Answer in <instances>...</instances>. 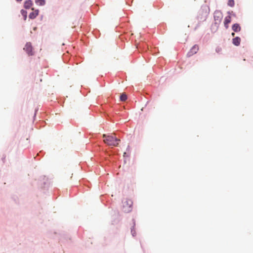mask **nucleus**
I'll use <instances>...</instances> for the list:
<instances>
[{
	"mask_svg": "<svg viewBox=\"0 0 253 253\" xmlns=\"http://www.w3.org/2000/svg\"><path fill=\"white\" fill-rule=\"evenodd\" d=\"M103 137L104 138V142L110 146H117L120 142V139H118L116 137L115 133H111L109 134H104Z\"/></svg>",
	"mask_w": 253,
	"mask_h": 253,
	"instance_id": "1",
	"label": "nucleus"
},
{
	"mask_svg": "<svg viewBox=\"0 0 253 253\" xmlns=\"http://www.w3.org/2000/svg\"><path fill=\"white\" fill-rule=\"evenodd\" d=\"M133 202L130 199H126L123 202V211L125 212H129L132 210Z\"/></svg>",
	"mask_w": 253,
	"mask_h": 253,
	"instance_id": "2",
	"label": "nucleus"
},
{
	"mask_svg": "<svg viewBox=\"0 0 253 253\" xmlns=\"http://www.w3.org/2000/svg\"><path fill=\"white\" fill-rule=\"evenodd\" d=\"M213 17L214 24L217 27H218L223 18L222 13L219 10H216L214 12Z\"/></svg>",
	"mask_w": 253,
	"mask_h": 253,
	"instance_id": "3",
	"label": "nucleus"
},
{
	"mask_svg": "<svg viewBox=\"0 0 253 253\" xmlns=\"http://www.w3.org/2000/svg\"><path fill=\"white\" fill-rule=\"evenodd\" d=\"M210 11V9L209 6L204 5L201 7L200 13L202 15H205L206 17L209 14Z\"/></svg>",
	"mask_w": 253,
	"mask_h": 253,
	"instance_id": "4",
	"label": "nucleus"
},
{
	"mask_svg": "<svg viewBox=\"0 0 253 253\" xmlns=\"http://www.w3.org/2000/svg\"><path fill=\"white\" fill-rule=\"evenodd\" d=\"M24 50H25L29 55H32L33 54V48L31 43L30 42H28L26 44L24 48Z\"/></svg>",
	"mask_w": 253,
	"mask_h": 253,
	"instance_id": "5",
	"label": "nucleus"
},
{
	"mask_svg": "<svg viewBox=\"0 0 253 253\" xmlns=\"http://www.w3.org/2000/svg\"><path fill=\"white\" fill-rule=\"evenodd\" d=\"M199 50V46L197 44H195L191 48L190 51L188 53L189 55H192L196 53Z\"/></svg>",
	"mask_w": 253,
	"mask_h": 253,
	"instance_id": "6",
	"label": "nucleus"
},
{
	"mask_svg": "<svg viewBox=\"0 0 253 253\" xmlns=\"http://www.w3.org/2000/svg\"><path fill=\"white\" fill-rule=\"evenodd\" d=\"M231 21V17L229 15L225 17L224 21V25L226 29H228L229 27V24Z\"/></svg>",
	"mask_w": 253,
	"mask_h": 253,
	"instance_id": "7",
	"label": "nucleus"
},
{
	"mask_svg": "<svg viewBox=\"0 0 253 253\" xmlns=\"http://www.w3.org/2000/svg\"><path fill=\"white\" fill-rule=\"evenodd\" d=\"M32 10L33 11L30 13L29 17L31 19H34L38 16L39 14V10H34V8H32Z\"/></svg>",
	"mask_w": 253,
	"mask_h": 253,
	"instance_id": "8",
	"label": "nucleus"
},
{
	"mask_svg": "<svg viewBox=\"0 0 253 253\" xmlns=\"http://www.w3.org/2000/svg\"><path fill=\"white\" fill-rule=\"evenodd\" d=\"M33 5V2L31 0H26L24 3V7L26 9L30 8Z\"/></svg>",
	"mask_w": 253,
	"mask_h": 253,
	"instance_id": "9",
	"label": "nucleus"
},
{
	"mask_svg": "<svg viewBox=\"0 0 253 253\" xmlns=\"http://www.w3.org/2000/svg\"><path fill=\"white\" fill-rule=\"evenodd\" d=\"M241 42V39L239 37H237L233 39V43L236 45L238 46L239 45Z\"/></svg>",
	"mask_w": 253,
	"mask_h": 253,
	"instance_id": "10",
	"label": "nucleus"
},
{
	"mask_svg": "<svg viewBox=\"0 0 253 253\" xmlns=\"http://www.w3.org/2000/svg\"><path fill=\"white\" fill-rule=\"evenodd\" d=\"M232 29L235 32H238L241 30V27L238 24H234L232 26Z\"/></svg>",
	"mask_w": 253,
	"mask_h": 253,
	"instance_id": "11",
	"label": "nucleus"
},
{
	"mask_svg": "<svg viewBox=\"0 0 253 253\" xmlns=\"http://www.w3.org/2000/svg\"><path fill=\"white\" fill-rule=\"evenodd\" d=\"M35 2L37 4L42 6L45 4V0H35Z\"/></svg>",
	"mask_w": 253,
	"mask_h": 253,
	"instance_id": "12",
	"label": "nucleus"
},
{
	"mask_svg": "<svg viewBox=\"0 0 253 253\" xmlns=\"http://www.w3.org/2000/svg\"><path fill=\"white\" fill-rule=\"evenodd\" d=\"M127 99V95L126 94L123 93L120 96V100L122 101H125Z\"/></svg>",
	"mask_w": 253,
	"mask_h": 253,
	"instance_id": "13",
	"label": "nucleus"
},
{
	"mask_svg": "<svg viewBox=\"0 0 253 253\" xmlns=\"http://www.w3.org/2000/svg\"><path fill=\"white\" fill-rule=\"evenodd\" d=\"M228 5L231 7H233L234 5V0H229L228 1Z\"/></svg>",
	"mask_w": 253,
	"mask_h": 253,
	"instance_id": "14",
	"label": "nucleus"
},
{
	"mask_svg": "<svg viewBox=\"0 0 253 253\" xmlns=\"http://www.w3.org/2000/svg\"><path fill=\"white\" fill-rule=\"evenodd\" d=\"M21 13L22 14V15H23L24 16L25 20L27 18V12L25 10L22 9L21 10Z\"/></svg>",
	"mask_w": 253,
	"mask_h": 253,
	"instance_id": "15",
	"label": "nucleus"
},
{
	"mask_svg": "<svg viewBox=\"0 0 253 253\" xmlns=\"http://www.w3.org/2000/svg\"><path fill=\"white\" fill-rule=\"evenodd\" d=\"M221 50V48H217L216 49V51L217 52H219Z\"/></svg>",
	"mask_w": 253,
	"mask_h": 253,
	"instance_id": "16",
	"label": "nucleus"
},
{
	"mask_svg": "<svg viewBox=\"0 0 253 253\" xmlns=\"http://www.w3.org/2000/svg\"><path fill=\"white\" fill-rule=\"evenodd\" d=\"M231 35H232V36L233 37H234V35H235V34H234V33H232L231 34Z\"/></svg>",
	"mask_w": 253,
	"mask_h": 253,
	"instance_id": "17",
	"label": "nucleus"
},
{
	"mask_svg": "<svg viewBox=\"0 0 253 253\" xmlns=\"http://www.w3.org/2000/svg\"><path fill=\"white\" fill-rule=\"evenodd\" d=\"M17 1H22V0H16Z\"/></svg>",
	"mask_w": 253,
	"mask_h": 253,
	"instance_id": "18",
	"label": "nucleus"
},
{
	"mask_svg": "<svg viewBox=\"0 0 253 253\" xmlns=\"http://www.w3.org/2000/svg\"><path fill=\"white\" fill-rule=\"evenodd\" d=\"M126 153L125 152L124 154V155L125 156V155H126Z\"/></svg>",
	"mask_w": 253,
	"mask_h": 253,
	"instance_id": "19",
	"label": "nucleus"
}]
</instances>
